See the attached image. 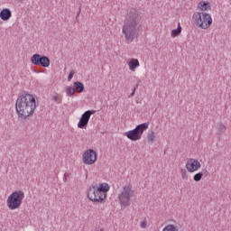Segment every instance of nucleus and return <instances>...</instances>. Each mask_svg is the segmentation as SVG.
I'll return each instance as SVG.
<instances>
[{
    "label": "nucleus",
    "mask_w": 231,
    "mask_h": 231,
    "mask_svg": "<svg viewBox=\"0 0 231 231\" xmlns=\"http://www.w3.org/2000/svg\"><path fill=\"white\" fill-rule=\"evenodd\" d=\"M15 109L19 118L26 120V118H28V116H32V115L35 113V109H37L35 97L32 94L23 92L16 100Z\"/></svg>",
    "instance_id": "obj_2"
},
{
    "label": "nucleus",
    "mask_w": 231,
    "mask_h": 231,
    "mask_svg": "<svg viewBox=\"0 0 231 231\" xmlns=\"http://www.w3.org/2000/svg\"><path fill=\"white\" fill-rule=\"evenodd\" d=\"M74 91L77 93H84V85L80 81L74 82Z\"/></svg>",
    "instance_id": "obj_15"
},
{
    "label": "nucleus",
    "mask_w": 231,
    "mask_h": 231,
    "mask_svg": "<svg viewBox=\"0 0 231 231\" xmlns=\"http://www.w3.org/2000/svg\"><path fill=\"white\" fill-rule=\"evenodd\" d=\"M198 8H199L202 12H207V10H211L212 6L208 2H199L198 5Z\"/></svg>",
    "instance_id": "obj_14"
},
{
    "label": "nucleus",
    "mask_w": 231,
    "mask_h": 231,
    "mask_svg": "<svg viewBox=\"0 0 231 231\" xmlns=\"http://www.w3.org/2000/svg\"><path fill=\"white\" fill-rule=\"evenodd\" d=\"M147 129H149V123H143L136 125L134 129L125 132V136L132 142H136L142 139V134H143L144 131H147Z\"/></svg>",
    "instance_id": "obj_6"
},
{
    "label": "nucleus",
    "mask_w": 231,
    "mask_h": 231,
    "mask_svg": "<svg viewBox=\"0 0 231 231\" xmlns=\"http://www.w3.org/2000/svg\"><path fill=\"white\" fill-rule=\"evenodd\" d=\"M94 231H104V228L97 227Z\"/></svg>",
    "instance_id": "obj_29"
},
{
    "label": "nucleus",
    "mask_w": 231,
    "mask_h": 231,
    "mask_svg": "<svg viewBox=\"0 0 231 231\" xmlns=\"http://www.w3.org/2000/svg\"><path fill=\"white\" fill-rule=\"evenodd\" d=\"M136 88H138V84H136V86L133 88V91L129 97H134V93H136Z\"/></svg>",
    "instance_id": "obj_24"
},
{
    "label": "nucleus",
    "mask_w": 231,
    "mask_h": 231,
    "mask_svg": "<svg viewBox=\"0 0 231 231\" xmlns=\"http://www.w3.org/2000/svg\"><path fill=\"white\" fill-rule=\"evenodd\" d=\"M63 181H68V175L66 173L64 174Z\"/></svg>",
    "instance_id": "obj_27"
},
{
    "label": "nucleus",
    "mask_w": 231,
    "mask_h": 231,
    "mask_svg": "<svg viewBox=\"0 0 231 231\" xmlns=\"http://www.w3.org/2000/svg\"><path fill=\"white\" fill-rule=\"evenodd\" d=\"M134 191L131 186H125L124 191L119 195V201L122 207H129V202L131 201V196Z\"/></svg>",
    "instance_id": "obj_8"
},
{
    "label": "nucleus",
    "mask_w": 231,
    "mask_h": 231,
    "mask_svg": "<svg viewBox=\"0 0 231 231\" xmlns=\"http://www.w3.org/2000/svg\"><path fill=\"white\" fill-rule=\"evenodd\" d=\"M75 75V70H70L69 76H68V81L70 82L71 79H73V76Z\"/></svg>",
    "instance_id": "obj_23"
},
{
    "label": "nucleus",
    "mask_w": 231,
    "mask_h": 231,
    "mask_svg": "<svg viewBox=\"0 0 231 231\" xmlns=\"http://www.w3.org/2000/svg\"><path fill=\"white\" fill-rule=\"evenodd\" d=\"M217 128L218 133H225V131H226V126L221 123L217 125Z\"/></svg>",
    "instance_id": "obj_21"
},
{
    "label": "nucleus",
    "mask_w": 231,
    "mask_h": 231,
    "mask_svg": "<svg viewBox=\"0 0 231 231\" xmlns=\"http://www.w3.org/2000/svg\"><path fill=\"white\" fill-rule=\"evenodd\" d=\"M109 184L101 183L99 186L94 185L88 189V198L93 203H102L107 198L109 192Z\"/></svg>",
    "instance_id": "obj_3"
},
{
    "label": "nucleus",
    "mask_w": 231,
    "mask_h": 231,
    "mask_svg": "<svg viewBox=\"0 0 231 231\" xmlns=\"http://www.w3.org/2000/svg\"><path fill=\"white\" fill-rule=\"evenodd\" d=\"M12 17V11L9 8H4L0 12V19L2 21H10V18Z\"/></svg>",
    "instance_id": "obj_12"
},
{
    "label": "nucleus",
    "mask_w": 231,
    "mask_h": 231,
    "mask_svg": "<svg viewBox=\"0 0 231 231\" xmlns=\"http://www.w3.org/2000/svg\"><path fill=\"white\" fill-rule=\"evenodd\" d=\"M182 180H189V175H187V170L180 171Z\"/></svg>",
    "instance_id": "obj_22"
},
{
    "label": "nucleus",
    "mask_w": 231,
    "mask_h": 231,
    "mask_svg": "<svg viewBox=\"0 0 231 231\" xmlns=\"http://www.w3.org/2000/svg\"><path fill=\"white\" fill-rule=\"evenodd\" d=\"M95 113H97L95 110H87L84 112L78 123L79 129H86L88 127V124H89L91 115H95Z\"/></svg>",
    "instance_id": "obj_9"
},
{
    "label": "nucleus",
    "mask_w": 231,
    "mask_h": 231,
    "mask_svg": "<svg viewBox=\"0 0 231 231\" xmlns=\"http://www.w3.org/2000/svg\"><path fill=\"white\" fill-rule=\"evenodd\" d=\"M193 19L196 26H199V28H201L202 30H208L212 24V16L208 13H202L201 15V13L196 12L193 14Z\"/></svg>",
    "instance_id": "obj_5"
},
{
    "label": "nucleus",
    "mask_w": 231,
    "mask_h": 231,
    "mask_svg": "<svg viewBox=\"0 0 231 231\" xmlns=\"http://www.w3.org/2000/svg\"><path fill=\"white\" fill-rule=\"evenodd\" d=\"M201 172H203V175L206 174V176H208V171L207 170H203Z\"/></svg>",
    "instance_id": "obj_28"
},
{
    "label": "nucleus",
    "mask_w": 231,
    "mask_h": 231,
    "mask_svg": "<svg viewBox=\"0 0 231 231\" xmlns=\"http://www.w3.org/2000/svg\"><path fill=\"white\" fill-rule=\"evenodd\" d=\"M97 162V152L93 149H88L83 153V163L86 165H93Z\"/></svg>",
    "instance_id": "obj_10"
},
{
    "label": "nucleus",
    "mask_w": 231,
    "mask_h": 231,
    "mask_svg": "<svg viewBox=\"0 0 231 231\" xmlns=\"http://www.w3.org/2000/svg\"><path fill=\"white\" fill-rule=\"evenodd\" d=\"M24 199V191L15 190L7 198V207L10 210H16L23 205Z\"/></svg>",
    "instance_id": "obj_4"
},
{
    "label": "nucleus",
    "mask_w": 231,
    "mask_h": 231,
    "mask_svg": "<svg viewBox=\"0 0 231 231\" xmlns=\"http://www.w3.org/2000/svg\"><path fill=\"white\" fill-rule=\"evenodd\" d=\"M181 33V25L178 23L177 29L171 31V37H178Z\"/></svg>",
    "instance_id": "obj_16"
},
{
    "label": "nucleus",
    "mask_w": 231,
    "mask_h": 231,
    "mask_svg": "<svg viewBox=\"0 0 231 231\" xmlns=\"http://www.w3.org/2000/svg\"><path fill=\"white\" fill-rule=\"evenodd\" d=\"M52 98H53L54 102H57L59 100V97L58 96H53Z\"/></svg>",
    "instance_id": "obj_26"
},
{
    "label": "nucleus",
    "mask_w": 231,
    "mask_h": 231,
    "mask_svg": "<svg viewBox=\"0 0 231 231\" xmlns=\"http://www.w3.org/2000/svg\"><path fill=\"white\" fill-rule=\"evenodd\" d=\"M203 178V172L196 173L193 177L194 181H201V179Z\"/></svg>",
    "instance_id": "obj_20"
},
{
    "label": "nucleus",
    "mask_w": 231,
    "mask_h": 231,
    "mask_svg": "<svg viewBox=\"0 0 231 231\" xmlns=\"http://www.w3.org/2000/svg\"><path fill=\"white\" fill-rule=\"evenodd\" d=\"M147 138H148V142H150V143H153L154 139L156 138V135H154V132L149 133L147 135Z\"/></svg>",
    "instance_id": "obj_19"
},
{
    "label": "nucleus",
    "mask_w": 231,
    "mask_h": 231,
    "mask_svg": "<svg viewBox=\"0 0 231 231\" xmlns=\"http://www.w3.org/2000/svg\"><path fill=\"white\" fill-rule=\"evenodd\" d=\"M162 231H180V229H178V226L174 224H169L162 229Z\"/></svg>",
    "instance_id": "obj_17"
},
{
    "label": "nucleus",
    "mask_w": 231,
    "mask_h": 231,
    "mask_svg": "<svg viewBox=\"0 0 231 231\" xmlns=\"http://www.w3.org/2000/svg\"><path fill=\"white\" fill-rule=\"evenodd\" d=\"M31 62L34 66H42V68H50V58L48 56L35 53L31 57Z\"/></svg>",
    "instance_id": "obj_7"
},
{
    "label": "nucleus",
    "mask_w": 231,
    "mask_h": 231,
    "mask_svg": "<svg viewBox=\"0 0 231 231\" xmlns=\"http://www.w3.org/2000/svg\"><path fill=\"white\" fill-rule=\"evenodd\" d=\"M66 93L68 97H74L75 96V88L72 87H68L66 88Z\"/></svg>",
    "instance_id": "obj_18"
},
{
    "label": "nucleus",
    "mask_w": 231,
    "mask_h": 231,
    "mask_svg": "<svg viewBox=\"0 0 231 231\" xmlns=\"http://www.w3.org/2000/svg\"><path fill=\"white\" fill-rule=\"evenodd\" d=\"M145 226H147V222L143 221V222L141 223V227H142V228H145Z\"/></svg>",
    "instance_id": "obj_25"
},
{
    "label": "nucleus",
    "mask_w": 231,
    "mask_h": 231,
    "mask_svg": "<svg viewBox=\"0 0 231 231\" xmlns=\"http://www.w3.org/2000/svg\"><path fill=\"white\" fill-rule=\"evenodd\" d=\"M142 12L137 9L131 8L127 11L123 26V33L128 42H133L138 37V33L142 32Z\"/></svg>",
    "instance_id": "obj_1"
},
{
    "label": "nucleus",
    "mask_w": 231,
    "mask_h": 231,
    "mask_svg": "<svg viewBox=\"0 0 231 231\" xmlns=\"http://www.w3.org/2000/svg\"><path fill=\"white\" fill-rule=\"evenodd\" d=\"M186 169L188 172H196L201 169V163L197 159H189L186 163Z\"/></svg>",
    "instance_id": "obj_11"
},
{
    "label": "nucleus",
    "mask_w": 231,
    "mask_h": 231,
    "mask_svg": "<svg viewBox=\"0 0 231 231\" xmlns=\"http://www.w3.org/2000/svg\"><path fill=\"white\" fill-rule=\"evenodd\" d=\"M129 69L131 71H134L136 68L140 66V61H138V59H131L130 61L128 62Z\"/></svg>",
    "instance_id": "obj_13"
}]
</instances>
